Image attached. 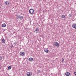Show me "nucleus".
Returning a JSON list of instances; mask_svg holds the SVG:
<instances>
[{
    "label": "nucleus",
    "instance_id": "obj_10",
    "mask_svg": "<svg viewBox=\"0 0 76 76\" xmlns=\"http://www.w3.org/2000/svg\"><path fill=\"white\" fill-rule=\"evenodd\" d=\"M65 75L66 76H69L70 75V74L69 72H66L65 74Z\"/></svg>",
    "mask_w": 76,
    "mask_h": 76
},
{
    "label": "nucleus",
    "instance_id": "obj_15",
    "mask_svg": "<svg viewBox=\"0 0 76 76\" xmlns=\"http://www.w3.org/2000/svg\"><path fill=\"white\" fill-rule=\"evenodd\" d=\"M62 18H65V15H62L61 16Z\"/></svg>",
    "mask_w": 76,
    "mask_h": 76
},
{
    "label": "nucleus",
    "instance_id": "obj_11",
    "mask_svg": "<svg viewBox=\"0 0 76 76\" xmlns=\"http://www.w3.org/2000/svg\"><path fill=\"white\" fill-rule=\"evenodd\" d=\"M2 42L3 44H4L5 42H6V40L4 39H3L2 40Z\"/></svg>",
    "mask_w": 76,
    "mask_h": 76
},
{
    "label": "nucleus",
    "instance_id": "obj_9",
    "mask_svg": "<svg viewBox=\"0 0 76 76\" xmlns=\"http://www.w3.org/2000/svg\"><path fill=\"white\" fill-rule=\"evenodd\" d=\"M2 26L3 27V28H5L6 27V24L5 23L3 24L2 25Z\"/></svg>",
    "mask_w": 76,
    "mask_h": 76
},
{
    "label": "nucleus",
    "instance_id": "obj_18",
    "mask_svg": "<svg viewBox=\"0 0 76 76\" xmlns=\"http://www.w3.org/2000/svg\"><path fill=\"white\" fill-rule=\"evenodd\" d=\"M69 18H71V16H72V15H71V14H69Z\"/></svg>",
    "mask_w": 76,
    "mask_h": 76
},
{
    "label": "nucleus",
    "instance_id": "obj_3",
    "mask_svg": "<svg viewBox=\"0 0 76 76\" xmlns=\"http://www.w3.org/2000/svg\"><path fill=\"white\" fill-rule=\"evenodd\" d=\"M53 44L54 45L56 46L57 47H59V46H60V44H59V43L56 42H54L53 43Z\"/></svg>",
    "mask_w": 76,
    "mask_h": 76
},
{
    "label": "nucleus",
    "instance_id": "obj_5",
    "mask_svg": "<svg viewBox=\"0 0 76 76\" xmlns=\"http://www.w3.org/2000/svg\"><path fill=\"white\" fill-rule=\"evenodd\" d=\"M32 75V74L30 72H28L26 73V75L27 76H31Z\"/></svg>",
    "mask_w": 76,
    "mask_h": 76
},
{
    "label": "nucleus",
    "instance_id": "obj_22",
    "mask_svg": "<svg viewBox=\"0 0 76 76\" xmlns=\"http://www.w3.org/2000/svg\"><path fill=\"white\" fill-rule=\"evenodd\" d=\"M13 46V45H12L11 46V48H12Z\"/></svg>",
    "mask_w": 76,
    "mask_h": 76
},
{
    "label": "nucleus",
    "instance_id": "obj_6",
    "mask_svg": "<svg viewBox=\"0 0 76 76\" xmlns=\"http://www.w3.org/2000/svg\"><path fill=\"white\" fill-rule=\"evenodd\" d=\"M72 26L73 28H74L76 29V24H73Z\"/></svg>",
    "mask_w": 76,
    "mask_h": 76
},
{
    "label": "nucleus",
    "instance_id": "obj_20",
    "mask_svg": "<svg viewBox=\"0 0 76 76\" xmlns=\"http://www.w3.org/2000/svg\"><path fill=\"white\" fill-rule=\"evenodd\" d=\"M62 61L63 62V61H64V58H62Z\"/></svg>",
    "mask_w": 76,
    "mask_h": 76
},
{
    "label": "nucleus",
    "instance_id": "obj_7",
    "mask_svg": "<svg viewBox=\"0 0 76 76\" xmlns=\"http://www.w3.org/2000/svg\"><path fill=\"white\" fill-rule=\"evenodd\" d=\"M28 61L31 62L33 61V58H28Z\"/></svg>",
    "mask_w": 76,
    "mask_h": 76
},
{
    "label": "nucleus",
    "instance_id": "obj_14",
    "mask_svg": "<svg viewBox=\"0 0 76 76\" xmlns=\"http://www.w3.org/2000/svg\"><path fill=\"white\" fill-rule=\"evenodd\" d=\"M11 68H12L11 66H9L8 67V70H10V69H11Z\"/></svg>",
    "mask_w": 76,
    "mask_h": 76
},
{
    "label": "nucleus",
    "instance_id": "obj_4",
    "mask_svg": "<svg viewBox=\"0 0 76 76\" xmlns=\"http://www.w3.org/2000/svg\"><path fill=\"white\" fill-rule=\"evenodd\" d=\"M20 54L22 56H25V53L23 52H20Z\"/></svg>",
    "mask_w": 76,
    "mask_h": 76
},
{
    "label": "nucleus",
    "instance_id": "obj_19",
    "mask_svg": "<svg viewBox=\"0 0 76 76\" xmlns=\"http://www.w3.org/2000/svg\"><path fill=\"white\" fill-rule=\"evenodd\" d=\"M38 73H40L41 71L40 70H38Z\"/></svg>",
    "mask_w": 76,
    "mask_h": 76
},
{
    "label": "nucleus",
    "instance_id": "obj_8",
    "mask_svg": "<svg viewBox=\"0 0 76 76\" xmlns=\"http://www.w3.org/2000/svg\"><path fill=\"white\" fill-rule=\"evenodd\" d=\"M44 50L45 52L46 53H49V52H50V51H49V50L48 49H45Z\"/></svg>",
    "mask_w": 76,
    "mask_h": 76
},
{
    "label": "nucleus",
    "instance_id": "obj_16",
    "mask_svg": "<svg viewBox=\"0 0 76 76\" xmlns=\"http://www.w3.org/2000/svg\"><path fill=\"white\" fill-rule=\"evenodd\" d=\"M17 44V42H15L14 43V45H15Z\"/></svg>",
    "mask_w": 76,
    "mask_h": 76
},
{
    "label": "nucleus",
    "instance_id": "obj_12",
    "mask_svg": "<svg viewBox=\"0 0 76 76\" xmlns=\"http://www.w3.org/2000/svg\"><path fill=\"white\" fill-rule=\"evenodd\" d=\"M35 31H37V32H36V33H39V29L36 28V29H35Z\"/></svg>",
    "mask_w": 76,
    "mask_h": 76
},
{
    "label": "nucleus",
    "instance_id": "obj_23",
    "mask_svg": "<svg viewBox=\"0 0 76 76\" xmlns=\"http://www.w3.org/2000/svg\"><path fill=\"white\" fill-rule=\"evenodd\" d=\"M26 29H28V28H26Z\"/></svg>",
    "mask_w": 76,
    "mask_h": 76
},
{
    "label": "nucleus",
    "instance_id": "obj_21",
    "mask_svg": "<svg viewBox=\"0 0 76 76\" xmlns=\"http://www.w3.org/2000/svg\"><path fill=\"white\" fill-rule=\"evenodd\" d=\"M74 74L76 76V72H74Z\"/></svg>",
    "mask_w": 76,
    "mask_h": 76
},
{
    "label": "nucleus",
    "instance_id": "obj_2",
    "mask_svg": "<svg viewBox=\"0 0 76 76\" xmlns=\"http://www.w3.org/2000/svg\"><path fill=\"white\" fill-rule=\"evenodd\" d=\"M29 13L30 15H33L34 13V10L33 9H30L29 10Z\"/></svg>",
    "mask_w": 76,
    "mask_h": 76
},
{
    "label": "nucleus",
    "instance_id": "obj_13",
    "mask_svg": "<svg viewBox=\"0 0 76 76\" xmlns=\"http://www.w3.org/2000/svg\"><path fill=\"white\" fill-rule=\"evenodd\" d=\"M5 4H6V5H9V3L8 1H6L5 2Z\"/></svg>",
    "mask_w": 76,
    "mask_h": 76
},
{
    "label": "nucleus",
    "instance_id": "obj_1",
    "mask_svg": "<svg viewBox=\"0 0 76 76\" xmlns=\"http://www.w3.org/2000/svg\"><path fill=\"white\" fill-rule=\"evenodd\" d=\"M16 18L17 19L22 20L23 18V16H20V15H15Z\"/></svg>",
    "mask_w": 76,
    "mask_h": 76
},
{
    "label": "nucleus",
    "instance_id": "obj_17",
    "mask_svg": "<svg viewBox=\"0 0 76 76\" xmlns=\"http://www.w3.org/2000/svg\"><path fill=\"white\" fill-rule=\"evenodd\" d=\"M0 60H3V57L2 56H0Z\"/></svg>",
    "mask_w": 76,
    "mask_h": 76
}]
</instances>
